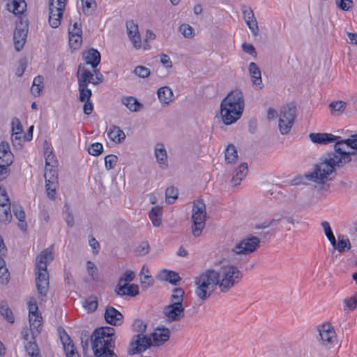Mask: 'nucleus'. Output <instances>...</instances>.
Returning a JSON list of instances; mask_svg holds the SVG:
<instances>
[{
    "label": "nucleus",
    "mask_w": 357,
    "mask_h": 357,
    "mask_svg": "<svg viewBox=\"0 0 357 357\" xmlns=\"http://www.w3.org/2000/svg\"><path fill=\"white\" fill-rule=\"evenodd\" d=\"M345 145L336 142L334 151L329 152L321 161L316 164L314 170L306 174L309 181L318 184H325L327 181L332 180L331 175L335 174V167H342L346 163L351 161V155L357 154V151H346Z\"/></svg>",
    "instance_id": "1"
},
{
    "label": "nucleus",
    "mask_w": 357,
    "mask_h": 357,
    "mask_svg": "<svg viewBox=\"0 0 357 357\" xmlns=\"http://www.w3.org/2000/svg\"><path fill=\"white\" fill-rule=\"evenodd\" d=\"M244 98L240 90L231 91L220 104V115L225 125L236 122L242 116L244 109Z\"/></svg>",
    "instance_id": "2"
},
{
    "label": "nucleus",
    "mask_w": 357,
    "mask_h": 357,
    "mask_svg": "<svg viewBox=\"0 0 357 357\" xmlns=\"http://www.w3.org/2000/svg\"><path fill=\"white\" fill-rule=\"evenodd\" d=\"M54 259L52 248H46L36 257L35 262L36 286L40 297H45L50 284L47 264Z\"/></svg>",
    "instance_id": "3"
},
{
    "label": "nucleus",
    "mask_w": 357,
    "mask_h": 357,
    "mask_svg": "<svg viewBox=\"0 0 357 357\" xmlns=\"http://www.w3.org/2000/svg\"><path fill=\"white\" fill-rule=\"evenodd\" d=\"M170 337V331L167 328H157L151 334V337L138 334L133 337L130 343L129 354L133 355L144 351L151 345L160 346L166 342Z\"/></svg>",
    "instance_id": "4"
},
{
    "label": "nucleus",
    "mask_w": 357,
    "mask_h": 357,
    "mask_svg": "<svg viewBox=\"0 0 357 357\" xmlns=\"http://www.w3.org/2000/svg\"><path fill=\"white\" fill-rule=\"evenodd\" d=\"M215 276L220 292L225 294L240 282L243 273L237 266L223 260L219 268L215 269Z\"/></svg>",
    "instance_id": "5"
},
{
    "label": "nucleus",
    "mask_w": 357,
    "mask_h": 357,
    "mask_svg": "<svg viewBox=\"0 0 357 357\" xmlns=\"http://www.w3.org/2000/svg\"><path fill=\"white\" fill-rule=\"evenodd\" d=\"M218 280L215 276V269L209 268L195 278V293L201 300L205 301L218 287Z\"/></svg>",
    "instance_id": "6"
},
{
    "label": "nucleus",
    "mask_w": 357,
    "mask_h": 357,
    "mask_svg": "<svg viewBox=\"0 0 357 357\" xmlns=\"http://www.w3.org/2000/svg\"><path fill=\"white\" fill-rule=\"evenodd\" d=\"M206 205L202 199H197L193 202L192 210V233L194 236L201 235L206 225Z\"/></svg>",
    "instance_id": "7"
},
{
    "label": "nucleus",
    "mask_w": 357,
    "mask_h": 357,
    "mask_svg": "<svg viewBox=\"0 0 357 357\" xmlns=\"http://www.w3.org/2000/svg\"><path fill=\"white\" fill-rule=\"evenodd\" d=\"M91 79H93V73L80 64L77 71L78 100L80 102L91 100L92 91L89 88V84L92 82Z\"/></svg>",
    "instance_id": "8"
},
{
    "label": "nucleus",
    "mask_w": 357,
    "mask_h": 357,
    "mask_svg": "<svg viewBox=\"0 0 357 357\" xmlns=\"http://www.w3.org/2000/svg\"><path fill=\"white\" fill-rule=\"evenodd\" d=\"M296 107L294 103H288L280 111L278 127L282 135L288 134L294 124L296 117Z\"/></svg>",
    "instance_id": "9"
},
{
    "label": "nucleus",
    "mask_w": 357,
    "mask_h": 357,
    "mask_svg": "<svg viewBox=\"0 0 357 357\" xmlns=\"http://www.w3.org/2000/svg\"><path fill=\"white\" fill-rule=\"evenodd\" d=\"M28 308L30 330L32 336L34 337L40 333L43 317L41 314L38 312V307L34 298H31L29 301Z\"/></svg>",
    "instance_id": "10"
},
{
    "label": "nucleus",
    "mask_w": 357,
    "mask_h": 357,
    "mask_svg": "<svg viewBox=\"0 0 357 357\" xmlns=\"http://www.w3.org/2000/svg\"><path fill=\"white\" fill-rule=\"evenodd\" d=\"M66 0H49V24L57 28L61 24Z\"/></svg>",
    "instance_id": "11"
},
{
    "label": "nucleus",
    "mask_w": 357,
    "mask_h": 357,
    "mask_svg": "<svg viewBox=\"0 0 357 357\" xmlns=\"http://www.w3.org/2000/svg\"><path fill=\"white\" fill-rule=\"evenodd\" d=\"M259 245V238L250 235L242 239L232 248L231 251L236 255H248L255 252Z\"/></svg>",
    "instance_id": "12"
},
{
    "label": "nucleus",
    "mask_w": 357,
    "mask_h": 357,
    "mask_svg": "<svg viewBox=\"0 0 357 357\" xmlns=\"http://www.w3.org/2000/svg\"><path fill=\"white\" fill-rule=\"evenodd\" d=\"M27 33L28 24L26 22H23L22 20H20L16 23L13 34L15 48L17 52L23 48L26 40Z\"/></svg>",
    "instance_id": "13"
},
{
    "label": "nucleus",
    "mask_w": 357,
    "mask_h": 357,
    "mask_svg": "<svg viewBox=\"0 0 357 357\" xmlns=\"http://www.w3.org/2000/svg\"><path fill=\"white\" fill-rule=\"evenodd\" d=\"M163 314L168 323L180 321L185 316V308L183 306L169 304L163 307Z\"/></svg>",
    "instance_id": "14"
},
{
    "label": "nucleus",
    "mask_w": 357,
    "mask_h": 357,
    "mask_svg": "<svg viewBox=\"0 0 357 357\" xmlns=\"http://www.w3.org/2000/svg\"><path fill=\"white\" fill-rule=\"evenodd\" d=\"M320 341L323 345H330L335 341V332L329 324H324L318 327Z\"/></svg>",
    "instance_id": "15"
},
{
    "label": "nucleus",
    "mask_w": 357,
    "mask_h": 357,
    "mask_svg": "<svg viewBox=\"0 0 357 357\" xmlns=\"http://www.w3.org/2000/svg\"><path fill=\"white\" fill-rule=\"evenodd\" d=\"M310 140L314 144H328L341 140V137L331 133L312 132L309 135Z\"/></svg>",
    "instance_id": "16"
},
{
    "label": "nucleus",
    "mask_w": 357,
    "mask_h": 357,
    "mask_svg": "<svg viewBox=\"0 0 357 357\" xmlns=\"http://www.w3.org/2000/svg\"><path fill=\"white\" fill-rule=\"evenodd\" d=\"M126 29L128 38L131 40L133 46L139 49L142 46V40L140 34L138 30V25L134 22L133 20H130L126 22Z\"/></svg>",
    "instance_id": "17"
},
{
    "label": "nucleus",
    "mask_w": 357,
    "mask_h": 357,
    "mask_svg": "<svg viewBox=\"0 0 357 357\" xmlns=\"http://www.w3.org/2000/svg\"><path fill=\"white\" fill-rule=\"evenodd\" d=\"M13 158L8 142H1L0 143V167H9L13 162Z\"/></svg>",
    "instance_id": "18"
},
{
    "label": "nucleus",
    "mask_w": 357,
    "mask_h": 357,
    "mask_svg": "<svg viewBox=\"0 0 357 357\" xmlns=\"http://www.w3.org/2000/svg\"><path fill=\"white\" fill-rule=\"evenodd\" d=\"M105 319L108 324L119 326L121 324L123 316L114 307H107L105 313Z\"/></svg>",
    "instance_id": "19"
},
{
    "label": "nucleus",
    "mask_w": 357,
    "mask_h": 357,
    "mask_svg": "<svg viewBox=\"0 0 357 357\" xmlns=\"http://www.w3.org/2000/svg\"><path fill=\"white\" fill-rule=\"evenodd\" d=\"M82 59L86 64L91 65L93 68H96L100 62V53L94 48H91L84 52Z\"/></svg>",
    "instance_id": "20"
},
{
    "label": "nucleus",
    "mask_w": 357,
    "mask_h": 357,
    "mask_svg": "<svg viewBox=\"0 0 357 357\" xmlns=\"http://www.w3.org/2000/svg\"><path fill=\"white\" fill-rule=\"evenodd\" d=\"M115 292L119 296H135L139 294V287L135 284H118Z\"/></svg>",
    "instance_id": "21"
},
{
    "label": "nucleus",
    "mask_w": 357,
    "mask_h": 357,
    "mask_svg": "<svg viewBox=\"0 0 357 357\" xmlns=\"http://www.w3.org/2000/svg\"><path fill=\"white\" fill-rule=\"evenodd\" d=\"M249 73L255 88L258 90L261 89L264 85L261 80V70L255 63L251 62L249 64Z\"/></svg>",
    "instance_id": "22"
},
{
    "label": "nucleus",
    "mask_w": 357,
    "mask_h": 357,
    "mask_svg": "<svg viewBox=\"0 0 357 357\" xmlns=\"http://www.w3.org/2000/svg\"><path fill=\"white\" fill-rule=\"evenodd\" d=\"M13 212L19 220L18 227L22 231H26L27 229V224L25 220L26 215L22 206L18 203H13L12 204Z\"/></svg>",
    "instance_id": "23"
},
{
    "label": "nucleus",
    "mask_w": 357,
    "mask_h": 357,
    "mask_svg": "<svg viewBox=\"0 0 357 357\" xmlns=\"http://www.w3.org/2000/svg\"><path fill=\"white\" fill-rule=\"evenodd\" d=\"M248 172V166L246 162L241 163L238 168L234 171V174L231 179V183L234 185H238L241 181L246 176Z\"/></svg>",
    "instance_id": "24"
},
{
    "label": "nucleus",
    "mask_w": 357,
    "mask_h": 357,
    "mask_svg": "<svg viewBox=\"0 0 357 357\" xmlns=\"http://www.w3.org/2000/svg\"><path fill=\"white\" fill-rule=\"evenodd\" d=\"M158 278L160 280L167 281L174 285H176L181 280V278L176 272L167 269L161 271L158 275Z\"/></svg>",
    "instance_id": "25"
},
{
    "label": "nucleus",
    "mask_w": 357,
    "mask_h": 357,
    "mask_svg": "<svg viewBox=\"0 0 357 357\" xmlns=\"http://www.w3.org/2000/svg\"><path fill=\"white\" fill-rule=\"evenodd\" d=\"M155 156L161 168L164 169L167 167V153L162 144H158L155 146Z\"/></svg>",
    "instance_id": "26"
},
{
    "label": "nucleus",
    "mask_w": 357,
    "mask_h": 357,
    "mask_svg": "<svg viewBox=\"0 0 357 357\" xmlns=\"http://www.w3.org/2000/svg\"><path fill=\"white\" fill-rule=\"evenodd\" d=\"M108 137L115 143H121L126 138L124 132L116 126H112L108 132Z\"/></svg>",
    "instance_id": "27"
},
{
    "label": "nucleus",
    "mask_w": 357,
    "mask_h": 357,
    "mask_svg": "<svg viewBox=\"0 0 357 357\" xmlns=\"http://www.w3.org/2000/svg\"><path fill=\"white\" fill-rule=\"evenodd\" d=\"M122 103L132 112L142 110L144 107L143 105L138 100L132 96L126 97L122 99Z\"/></svg>",
    "instance_id": "28"
},
{
    "label": "nucleus",
    "mask_w": 357,
    "mask_h": 357,
    "mask_svg": "<svg viewBox=\"0 0 357 357\" xmlns=\"http://www.w3.org/2000/svg\"><path fill=\"white\" fill-rule=\"evenodd\" d=\"M157 93L159 100L162 104L168 105L173 100V92L168 86L160 87Z\"/></svg>",
    "instance_id": "29"
},
{
    "label": "nucleus",
    "mask_w": 357,
    "mask_h": 357,
    "mask_svg": "<svg viewBox=\"0 0 357 357\" xmlns=\"http://www.w3.org/2000/svg\"><path fill=\"white\" fill-rule=\"evenodd\" d=\"M8 10L15 15L22 14L26 9V3L24 0H13L7 4Z\"/></svg>",
    "instance_id": "30"
},
{
    "label": "nucleus",
    "mask_w": 357,
    "mask_h": 357,
    "mask_svg": "<svg viewBox=\"0 0 357 357\" xmlns=\"http://www.w3.org/2000/svg\"><path fill=\"white\" fill-rule=\"evenodd\" d=\"M162 215V208L160 206H154L150 211L149 213V217L154 227H159L160 225Z\"/></svg>",
    "instance_id": "31"
},
{
    "label": "nucleus",
    "mask_w": 357,
    "mask_h": 357,
    "mask_svg": "<svg viewBox=\"0 0 357 357\" xmlns=\"http://www.w3.org/2000/svg\"><path fill=\"white\" fill-rule=\"evenodd\" d=\"M184 291L181 287L174 288L170 297V303L174 305L183 306Z\"/></svg>",
    "instance_id": "32"
},
{
    "label": "nucleus",
    "mask_w": 357,
    "mask_h": 357,
    "mask_svg": "<svg viewBox=\"0 0 357 357\" xmlns=\"http://www.w3.org/2000/svg\"><path fill=\"white\" fill-rule=\"evenodd\" d=\"M337 239L338 242H336L335 247H333V248L336 249L339 252L342 253L351 249V243L347 236L344 235H338Z\"/></svg>",
    "instance_id": "33"
},
{
    "label": "nucleus",
    "mask_w": 357,
    "mask_h": 357,
    "mask_svg": "<svg viewBox=\"0 0 357 357\" xmlns=\"http://www.w3.org/2000/svg\"><path fill=\"white\" fill-rule=\"evenodd\" d=\"M225 161L227 163H234L238 158V152L236 146L233 144H229L225 149Z\"/></svg>",
    "instance_id": "34"
},
{
    "label": "nucleus",
    "mask_w": 357,
    "mask_h": 357,
    "mask_svg": "<svg viewBox=\"0 0 357 357\" xmlns=\"http://www.w3.org/2000/svg\"><path fill=\"white\" fill-rule=\"evenodd\" d=\"M0 221L4 224L10 222L12 220L11 204L0 206Z\"/></svg>",
    "instance_id": "35"
},
{
    "label": "nucleus",
    "mask_w": 357,
    "mask_h": 357,
    "mask_svg": "<svg viewBox=\"0 0 357 357\" xmlns=\"http://www.w3.org/2000/svg\"><path fill=\"white\" fill-rule=\"evenodd\" d=\"M59 335H60V340L63 346V349H64L65 351H68L69 350L75 348L70 336L65 331V330H63V329H62L61 331L59 330Z\"/></svg>",
    "instance_id": "36"
},
{
    "label": "nucleus",
    "mask_w": 357,
    "mask_h": 357,
    "mask_svg": "<svg viewBox=\"0 0 357 357\" xmlns=\"http://www.w3.org/2000/svg\"><path fill=\"white\" fill-rule=\"evenodd\" d=\"M43 77L41 75L36 76L33 81V84L31 88V93L34 96H38L43 88Z\"/></svg>",
    "instance_id": "37"
},
{
    "label": "nucleus",
    "mask_w": 357,
    "mask_h": 357,
    "mask_svg": "<svg viewBox=\"0 0 357 357\" xmlns=\"http://www.w3.org/2000/svg\"><path fill=\"white\" fill-rule=\"evenodd\" d=\"M344 311H354L357 307V292L343 300Z\"/></svg>",
    "instance_id": "38"
},
{
    "label": "nucleus",
    "mask_w": 357,
    "mask_h": 357,
    "mask_svg": "<svg viewBox=\"0 0 357 357\" xmlns=\"http://www.w3.org/2000/svg\"><path fill=\"white\" fill-rule=\"evenodd\" d=\"M33 341H29L25 345V349L27 354L31 357H42L39 354V349L35 341V336H33Z\"/></svg>",
    "instance_id": "39"
},
{
    "label": "nucleus",
    "mask_w": 357,
    "mask_h": 357,
    "mask_svg": "<svg viewBox=\"0 0 357 357\" xmlns=\"http://www.w3.org/2000/svg\"><path fill=\"white\" fill-rule=\"evenodd\" d=\"M321 225L324 229L326 238L330 241L332 246L335 247L336 239L331 228L330 224L327 221H323Z\"/></svg>",
    "instance_id": "40"
},
{
    "label": "nucleus",
    "mask_w": 357,
    "mask_h": 357,
    "mask_svg": "<svg viewBox=\"0 0 357 357\" xmlns=\"http://www.w3.org/2000/svg\"><path fill=\"white\" fill-rule=\"evenodd\" d=\"M9 273L6 266V262L2 257H0V282L6 284L9 280Z\"/></svg>",
    "instance_id": "41"
},
{
    "label": "nucleus",
    "mask_w": 357,
    "mask_h": 357,
    "mask_svg": "<svg viewBox=\"0 0 357 357\" xmlns=\"http://www.w3.org/2000/svg\"><path fill=\"white\" fill-rule=\"evenodd\" d=\"M347 107L345 102L342 100L333 101L329 104V108L331 109V114H334L335 112H337L338 114H342Z\"/></svg>",
    "instance_id": "42"
},
{
    "label": "nucleus",
    "mask_w": 357,
    "mask_h": 357,
    "mask_svg": "<svg viewBox=\"0 0 357 357\" xmlns=\"http://www.w3.org/2000/svg\"><path fill=\"white\" fill-rule=\"evenodd\" d=\"M98 305L97 297L95 296H91L85 299L83 306L88 312H94Z\"/></svg>",
    "instance_id": "43"
},
{
    "label": "nucleus",
    "mask_w": 357,
    "mask_h": 357,
    "mask_svg": "<svg viewBox=\"0 0 357 357\" xmlns=\"http://www.w3.org/2000/svg\"><path fill=\"white\" fill-rule=\"evenodd\" d=\"M59 186L58 181H49L45 182V188L47 194V197L51 199H55L56 190Z\"/></svg>",
    "instance_id": "44"
},
{
    "label": "nucleus",
    "mask_w": 357,
    "mask_h": 357,
    "mask_svg": "<svg viewBox=\"0 0 357 357\" xmlns=\"http://www.w3.org/2000/svg\"><path fill=\"white\" fill-rule=\"evenodd\" d=\"M178 190L174 187H169L166 189L165 191V198L166 202L171 204L174 202V201L178 197Z\"/></svg>",
    "instance_id": "45"
},
{
    "label": "nucleus",
    "mask_w": 357,
    "mask_h": 357,
    "mask_svg": "<svg viewBox=\"0 0 357 357\" xmlns=\"http://www.w3.org/2000/svg\"><path fill=\"white\" fill-rule=\"evenodd\" d=\"M44 177H45V182L49 183V180H50V181H58L56 167H45Z\"/></svg>",
    "instance_id": "46"
},
{
    "label": "nucleus",
    "mask_w": 357,
    "mask_h": 357,
    "mask_svg": "<svg viewBox=\"0 0 357 357\" xmlns=\"http://www.w3.org/2000/svg\"><path fill=\"white\" fill-rule=\"evenodd\" d=\"M0 314L9 322L14 323L15 318L12 310L8 307L7 305H2L0 307Z\"/></svg>",
    "instance_id": "47"
},
{
    "label": "nucleus",
    "mask_w": 357,
    "mask_h": 357,
    "mask_svg": "<svg viewBox=\"0 0 357 357\" xmlns=\"http://www.w3.org/2000/svg\"><path fill=\"white\" fill-rule=\"evenodd\" d=\"M45 167H56L57 160L55 155L52 153V151H45Z\"/></svg>",
    "instance_id": "48"
},
{
    "label": "nucleus",
    "mask_w": 357,
    "mask_h": 357,
    "mask_svg": "<svg viewBox=\"0 0 357 357\" xmlns=\"http://www.w3.org/2000/svg\"><path fill=\"white\" fill-rule=\"evenodd\" d=\"M340 142V144H343L347 147L357 151V134L351 135L350 137L345 139L341 138Z\"/></svg>",
    "instance_id": "49"
},
{
    "label": "nucleus",
    "mask_w": 357,
    "mask_h": 357,
    "mask_svg": "<svg viewBox=\"0 0 357 357\" xmlns=\"http://www.w3.org/2000/svg\"><path fill=\"white\" fill-rule=\"evenodd\" d=\"M118 158L116 155L109 154L105 158V168L107 170H110L114 168L117 163Z\"/></svg>",
    "instance_id": "50"
},
{
    "label": "nucleus",
    "mask_w": 357,
    "mask_h": 357,
    "mask_svg": "<svg viewBox=\"0 0 357 357\" xmlns=\"http://www.w3.org/2000/svg\"><path fill=\"white\" fill-rule=\"evenodd\" d=\"M241 10L245 22L256 20L253 10L250 7L243 5L241 7Z\"/></svg>",
    "instance_id": "51"
},
{
    "label": "nucleus",
    "mask_w": 357,
    "mask_h": 357,
    "mask_svg": "<svg viewBox=\"0 0 357 357\" xmlns=\"http://www.w3.org/2000/svg\"><path fill=\"white\" fill-rule=\"evenodd\" d=\"M64 220L69 227H73L75 225L74 217L70 212V207L68 205L65 204L64 206Z\"/></svg>",
    "instance_id": "52"
},
{
    "label": "nucleus",
    "mask_w": 357,
    "mask_h": 357,
    "mask_svg": "<svg viewBox=\"0 0 357 357\" xmlns=\"http://www.w3.org/2000/svg\"><path fill=\"white\" fill-rule=\"evenodd\" d=\"M102 144L99 142L93 143L88 148L89 153L93 156L99 155L102 152Z\"/></svg>",
    "instance_id": "53"
},
{
    "label": "nucleus",
    "mask_w": 357,
    "mask_h": 357,
    "mask_svg": "<svg viewBox=\"0 0 357 357\" xmlns=\"http://www.w3.org/2000/svg\"><path fill=\"white\" fill-rule=\"evenodd\" d=\"M149 271L148 269L146 270V274L141 275V282L142 288L147 289L153 284V279L149 274Z\"/></svg>",
    "instance_id": "54"
},
{
    "label": "nucleus",
    "mask_w": 357,
    "mask_h": 357,
    "mask_svg": "<svg viewBox=\"0 0 357 357\" xmlns=\"http://www.w3.org/2000/svg\"><path fill=\"white\" fill-rule=\"evenodd\" d=\"M82 42V36L69 35V45L70 48L73 50L78 49L81 46Z\"/></svg>",
    "instance_id": "55"
},
{
    "label": "nucleus",
    "mask_w": 357,
    "mask_h": 357,
    "mask_svg": "<svg viewBox=\"0 0 357 357\" xmlns=\"http://www.w3.org/2000/svg\"><path fill=\"white\" fill-rule=\"evenodd\" d=\"M180 32L185 38H192L194 36V29L188 24H183L179 27Z\"/></svg>",
    "instance_id": "56"
},
{
    "label": "nucleus",
    "mask_w": 357,
    "mask_h": 357,
    "mask_svg": "<svg viewBox=\"0 0 357 357\" xmlns=\"http://www.w3.org/2000/svg\"><path fill=\"white\" fill-rule=\"evenodd\" d=\"M12 133L14 135H22V126L21 123L17 117H15L12 120Z\"/></svg>",
    "instance_id": "57"
},
{
    "label": "nucleus",
    "mask_w": 357,
    "mask_h": 357,
    "mask_svg": "<svg viewBox=\"0 0 357 357\" xmlns=\"http://www.w3.org/2000/svg\"><path fill=\"white\" fill-rule=\"evenodd\" d=\"M134 73L138 77H142V78H145V77H147L150 75V70L146 67L139 66H137L135 68Z\"/></svg>",
    "instance_id": "58"
},
{
    "label": "nucleus",
    "mask_w": 357,
    "mask_h": 357,
    "mask_svg": "<svg viewBox=\"0 0 357 357\" xmlns=\"http://www.w3.org/2000/svg\"><path fill=\"white\" fill-rule=\"evenodd\" d=\"M86 268L89 275L92 280H95L98 275V268L91 261L86 262Z\"/></svg>",
    "instance_id": "59"
},
{
    "label": "nucleus",
    "mask_w": 357,
    "mask_h": 357,
    "mask_svg": "<svg viewBox=\"0 0 357 357\" xmlns=\"http://www.w3.org/2000/svg\"><path fill=\"white\" fill-rule=\"evenodd\" d=\"M135 273L132 271H126L123 275L120 278L118 284L128 283L133 280L135 278Z\"/></svg>",
    "instance_id": "60"
},
{
    "label": "nucleus",
    "mask_w": 357,
    "mask_h": 357,
    "mask_svg": "<svg viewBox=\"0 0 357 357\" xmlns=\"http://www.w3.org/2000/svg\"><path fill=\"white\" fill-rule=\"evenodd\" d=\"M68 34L73 36H82V25L80 23L75 22L73 26L68 29Z\"/></svg>",
    "instance_id": "61"
},
{
    "label": "nucleus",
    "mask_w": 357,
    "mask_h": 357,
    "mask_svg": "<svg viewBox=\"0 0 357 357\" xmlns=\"http://www.w3.org/2000/svg\"><path fill=\"white\" fill-rule=\"evenodd\" d=\"M11 204L5 188L0 186V206Z\"/></svg>",
    "instance_id": "62"
},
{
    "label": "nucleus",
    "mask_w": 357,
    "mask_h": 357,
    "mask_svg": "<svg viewBox=\"0 0 357 357\" xmlns=\"http://www.w3.org/2000/svg\"><path fill=\"white\" fill-rule=\"evenodd\" d=\"M133 330L144 333L146 329V324L141 319H136L132 324Z\"/></svg>",
    "instance_id": "63"
},
{
    "label": "nucleus",
    "mask_w": 357,
    "mask_h": 357,
    "mask_svg": "<svg viewBox=\"0 0 357 357\" xmlns=\"http://www.w3.org/2000/svg\"><path fill=\"white\" fill-rule=\"evenodd\" d=\"M337 6L342 10H348L351 8L353 2L351 0H337Z\"/></svg>",
    "instance_id": "64"
}]
</instances>
